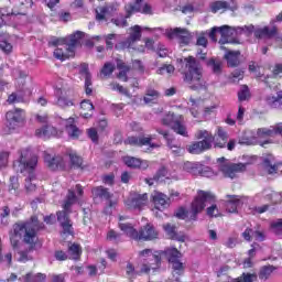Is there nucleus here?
<instances>
[{
  "instance_id": "nucleus-10",
  "label": "nucleus",
  "mask_w": 282,
  "mask_h": 282,
  "mask_svg": "<svg viewBox=\"0 0 282 282\" xmlns=\"http://www.w3.org/2000/svg\"><path fill=\"white\" fill-rule=\"evenodd\" d=\"M162 124L171 127L175 133H178V135H184V138L188 137V131H186V126H184V117L181 115L169 112L162 119Z\"/></svg>"
},
{
  "instance_id": "nucleus-37",
  "label": "nucleus",
  "mask_w": 282,
  "mask_h": 282,
  "mask_svg": "<svg viewBox=\"0 0 282 282\" xmlns=\"http://www.w3.org/2000/svg\"><path fill=\"white\" fill-rule=\"evenodd\" d=\"M82 107V116L83 118H91V113H94V104L89 100H84L80 104Z\"/></svg>"
},
{
  "instance_id": "nucleus-62",
  "label": "nucleus",
  "mask_w": 282,
  "mask_h": 282,
  "mask_svg": "<svg viewBox=\"0 0 282 282\" xmlns=\"http://www.w3.org/2000/svg\"><path fill=\"white\" fill-rule=\"evenodd\" d=\"M207 215L209 217H219V209H217V205H212L207 208Z\"/></svg>"
},
{
  "instance_id": "nucleus-46",
  "label": "nucleus",
  "mask_w": 282,
  "mask_h": 282,
  "mask_svg": "<svg viewBox=\"0 0 282 282\" xmlns=\"http://www.w3.org/2000/svg\"><path fill=\"white\" fill-rule=\"evenodd\" d=\"M9 193H11V195H17L19 193V177H10Z\"/></svg>"
},
{
  "instance_id": "nucleus-4",
  "label": "nucleus",
  "mask_w": 282,
  "mask_h": 282,
  "mask_svg": "<svg viewBox=\"0 0 282 282\" xmlns=\"http://www.w3.org/2000/svg\"><path fill=\"white\" fill-rule=\"evenodd\" d=\"M21 173L23 171H29V176L25 178V191L26 193H34L36 191V176L34 175V169H36V164H39V156L32 154L30 150H23L20 155L19 161Z\"/></svg>"
},
{
  "instance_id": "nucleus-56",
  "label": "nucleus",
  "mask_w": 282,
  "mask_h": 282,
  "mask_svg": "<svg viewBox=\"0 0 282 282\" xmlns=\"http://www.w3.org/2000/svg\"><path fill=\"white\" fill-rule=\"evenodd\" d=\"M0 50H2V52H4V54H10V52H12V44H10L6 40H1L0 41Z\"/></svg>"
},
{
  "instance_id": "nucleus-50",
  "label": "nucleus",
  "mask_w": 282,
  "mask_h": 282,
  "mask_svg": "<svg viewBox=\"0 0 282 282\" xmlns=\"http://www.w3.org/2000/svg\"><path fill=\"white\" fill-rule=\"evenodd\" d=\"M69 160L72 163V166H75V169H80L83 166V159L78 156L76 153H70Z\"/></svg>"
},
{
  "instance_id": "nucleus-22",
  "label": "nucleus",
  "mask_w": 282,
  "mask_h": 282,
  "mask_svg": "<svg viewBox=\"0 0 282 282\" xmlns=\"http://www.w3.org/2000/svg\"><path fill=\"white\" fill-rule=\"evenodd\" d=\"M137 240L151 241L153 239H158V231L151 224H147L141 230L138 232V237L134 238Z\"/></svg>"
},
{
  "instance_id": "nucleus-43",
  "label": "nucleus",
  "mask_w": 282,
  "mask_h": 282,
  "mask_svg": "<svg viewBox=\"0 0 282 282\" xmlns=\"http://www.w3.org/2000/svg\"><path fill=\"white\" fill-rule=\"evenodd\" d=\"M165 254L169 261H176L181 259L182 252H180L176 248H169L165 250Z\"/></svg>"
},
{
  "instance_id": "nucleus-51",
  "label": "nucleus",
  "mask_w": 282,
  "mask_h": 282,
  "mask_svg": "<svg viewBox=\"0 0 282 282\" xmlns=\"http://www.w3.org/2000/svg\"><path fill=\"white\" fill-rule=\"evenodd\" d=\"M110 89H112V91H119V94H123V96H128V98L131 96L129 94V90H127V88L122 87L118 83H111L110 84Z\"/></svg>"
},
{
  "instance_id": "nucleus-15",
  "label": "nucleus",
  "mask_w": 282,
  "mask_h": 282,
  "mask_svg": "<svg viewBox=\"0 0 282 282\" xmlns=\"http://www.w3.org/2000/svg\"><path fill=\"white\" fill-rule=\"evenodd\" d=\"M151 137H129L124 144H130L131 147H150V149H160L161 143H154Z\"/></svg>"
},
{
  "instance_id": "nucleus-14",
  "label": "nucleus",
  "mask_w": 282,
  "mask_h": 282,
  "mask_svg": "<svg viewBox=\"0 0 282 282\" xmlns=\"http://www.w3.org/2000/svg\"><path fill=\"white\" fill-rule=\"evenodd\" d=\"M141 257H148L147 262H144L141 267V272L149 273L151 270H158L160 268L161 258L158 254H154L151 249H145L140 252Z\"/></svg>"
},
{
  "instance_id": "nucleus-5",
  "label": "nucleus",
  "mask_w": 282,
  "mask_h": 282,
  "mask_svg": "<svg viewBox=\"0 0 282 282\" xmlns=\"http://www.w3.org/2000/svg\"><path fill=\"white\" fill-rule=\"evenodd\" d=\"M76 204V194L73 191L68 192L67 198L63 205L64 210L57 213V220L59 221L63 232L62 235H74V227L72 224V219H69V208L72 205Z\"/></svg>"
},
{
  "instance_id": "nucleus-39",
  "label": "nucleus",
  "mask_w": 282,
  "mask_h": 282,
  "mask_svg": "<svg viewBox=\"0 0 282 282\" xmlns=\"http://www.w3.org/2000/svg\"><path fill=\"white\" fill-rule=\"evenodd\" d=\"M93 195L94 197H100V199H111V193L102 186L93 188Z\"/></svg>"
},
{
  "instance_id": "nucleus-29",
  "label": "nucleus",
  "mask_w": 282,
  "mask_h": 282,
  "mask_svg": "<svg viewBox=\"0 0 282 282\" xmlns=\"http://www.w3.org/2000/svg\"><path fill=\"white\" fill-rule=\"evenodd\" d=\"M166 235L170 237V239H174L176 241H181L182 243H184L186 241V236L185 235H178L175 231V225H171V224H166L163 226Z\"/></svg>"
},
{
  "instance_id": "nucleus-44",
  "label": "nucleus",
  "mask_w": 282,
  "mask_h": 282,
  "mask_svg": "<svg viewBox=\"0 0 282 282\" xmlns=\"http://www.w3.org/2000/svg\"><path fill=\"white\" fill-rule=\"evenodd\" d=\"M267 102H268V105H270V107H273L274 109L276 107H281V105H282V93H278L276 97H274V96L268 97Z\"/></svg>"
},
{
  "instance_id": "nucleus-27",
  "label": "nucleus",
  "mask_w": 282,
  "mask_h": 282,
  "mask_svg": "<svg viewBox=\"0 0 282 282\" xmlns=\"http://www.w3.org/2000/svg\"><path fill=\"white\" fill-rule=\"evenodd\" d=\"M79 72L85 78V93L87 96H91V74L89 73V65L82 64Z\"/></svg>"
},
{
  "instance_id": "nucleus-35",
  "label": "nucleus",
  "mask_w": 282,
  "mask_h": 282,
  "mask_svg": "<svg viewBox=\"0 0 282 282\" xmlns=\"http://www.w3.org/2000/svg\"><path fill=\"white\" fill-rule=\"evenodd\" d=\"M83 36H85V33L77 31L66 39V43L68 44V46H70V48H73V52L74 47L78 45V43H80V41L83 40Z\"/></svg>"
},
{
  "instance_id": "nucleus-6",
  "label": "nucleus",
  "mask_w": 282,
  "mask_h": 282,
  "mask_svg": "<svg viewBox=\"0 0 282 282\" xmlns=\"http://www.w3.org/2000/svg\"><path fill=\"white\" fill-rule=\"evenodd\" d=\"M196 141L189 145H187L188 153L193 155H199V153H204V151H208V149L213 148V142H215V137L213 133L208 132L207 130H198L195 133Z\"/></svg>"
},
{
  "instance_id": "nucleus-49",
  "label": "nucleus",
  "mask_w": 282,
  "mask_h": 282,
  "mask_svg": "<svg viewBox=\"0 0 282 282\" xmlns=\"http://www.w3.org/2000/svg\"><path fill=\"white\" fill-rule=\"evenodd\" d=\"M116 70V65L107 62L104 67L101 68V74L107 77V76H111L113 74V72Z\"/></svg>"
},
{
  "instance_id": "nucleus-12",
  "label": "nucleus",
  "mask_w": 282,
  "mask_h": 282,
  "mask_svg": "<svg viewBox=\"0 0 282 282\" xmlns=\"http://www.w3.org/2000/svg\"><path fill=\"white\" fill-rule=\"evenodd\" d=\"M48 43L50 45L56 47L54 51V56L58 61H66V58H72V56H74V51L72 46L63 41V39H54Z\"/></svg>"
},
{
  "instance_id": "nucleus-33",
  "label": "nucleus",
  "mask_w": 282,
  "mask_h": 282,
  "mask_svg": "<svg viewBox=\"0 0 282 282\" xmlns=\"http://www.w3.org/2000/svg\"><path fill=\"white\" fill-rule=\"evenodd\" d=\"M117 69H119V74L117 75V78H119V80H123V83H127V80H129V78L127 77V74L131 72V67H129L124 62L118 61Z\"/></svg>"
},
{
  "instance_id": "nucleus-59",
  "label": "nucleus",
  "mask_w": 282,
  "mask_h": 282,
  "mask_svg": "<svg viewBox=\"0 0 282 282\" xmlns=\"http://www.w3.org/2000/svg\"><path fill=\"white\" fill-rule=\"evenodd\" d=\"M8 158H10V154L8 152L0 153V169H4V166H8Z\"/></svg>"
},
{
  "instance_id": "nucleus-40",
  "label": "nucleus",
  "mask_w": 282,
  "mask_h": 282,
  "mask_svg": "<svg viewBox=\"0 0 282 282\" xmlns=\"http://www.w3.org/2000/svg\"><path fill=\"white\" fill-rule=\"evenodd\" d=\"M202 164L199 163H193V162H185L183 165L184 171H187V173H191L192 175H199V169Z\"/></svg>"
},
{
  "instance_id": "nucleus-54",
  "label": "nucleus",
  "mask_w": 282,
  "mask_h": 282,
  "mask_svg": "<svg viewBox=\"0 0 282 282\" xmlns=\"http://www.w3.org/2000/svg\"><path fill=\"white\" fill-rule=\"evenodd\" d=\"M175 72V66L173 65H164L156 70V74L164 75V74H173Z\"/></svg>"
},
{
  "instance_id": "nucleus-55",
  "label": "nucleus",
  "mask_w": 282,
  "mask_h": 282,
  "mask_svg": "<svg viewBox=\"0 0 282 282\" xmlns=\"http://www.w3.org/2000/svg\"><path fill=\"white\" fill-rule=\"evenodd\" d=\"M239 100H248L250 98V91L248 90V86H242L241 90L238 93Z\"/></svg>"
},
{
  "instance_id": "nucleus-28",
  "label": "nucleus",
  "mask_w": 282,
  "mask_h": 282,
  "mask_svg": "<svg viewBox=\"0 0 282 282\" xmlns=\"http://www.w3.org/2000/svg\"><path fill=\"white\" fill-rule=\"evenodd\" d=\"M13 6L12 14H25V10L32 8V0H13Z\"/></svg>"
},
{
  "instance_id": "nucleus-48",
  "label": "nucleus",
  "mask_w": 282,
  "mask_h": 282,
  "mask_svg": "<svg viewBox=\"0 0 282 282\" xmlns=\"http://www.w3.org/2000/svg\"><path fill=\"white\" fill-rule=\"evenodd\" d=\"M1 238H0V263H7V265H12V252H7L4 256L1 253Z\"/></svg>"
},
{
  "instance_id": "nucleus-45",
  "label": "nucleus",
  "mask_w": 282,
  "mask_h": 282,
  "mask_svg": "<svg viewBox=\"0 0 282 282\" xmlns=\"http://www.w3.org/2000/svg\"><path fill=\"white\" fill-rule=\"evenodd\" d=\"M225 10H228V2L226 1H216L212 4V12H225Z\"/></svg>"
},
{
  "instance_id": "nucleus-1",
  "label": "nucleus",
  "mask_w": 282,
  "mask_h": 282,
  "mask_svg": "<svg viewBox=\"0 0 282 282\" xmlns=\"http://www.w3.org/2000/svg\"><path fill=\"white\" fill-rule=\"evenodd\" d=\"M39 218L32 217L30 221L26 223H19L13 226V232L15 237H22L23 243L28 246L26 250L19 251L18 261L21 263H26V261H32V256L30 252L34 251L36 248V243H39Z\"/></svg>"
},
{
  "instance_id": "nucleus-18",
  "label": "nucleus",
  "mask_w": 282,
  "mask_h": 282,
  "mask_svg": "<svg viewBox=\"0 0 282 282\" xmlns=\"http://www.w3.org/2000/svg\"><path fill=\"white\" fill-rule=\"evenodd\" d=\"M151 202H153L156 210H164L171 206V198L162 192H153L151 194Z\"/></svg>"
},
{
  "instance_id": "nucleus-7",
  "label": "nucleus",
  "mask_w": 282,
  "mask_h": 282,
  "mask_svg": "<svg viewBox=\"0 0 282 282\" xmlns=\"http://www.w3.org/2000/svg\"><path fill=\"white\" fill-rule=\"evenodd\" d=\"M252 30H254V25H249L245 28H231L228 25H224L219 28V34L221 35V39L219 40L220 45H226V43H235L232 41V36H237L239 34H252Z\"/></svg>"
},
{
  "instance_id": "nucleus-42",
  "label": "nucleus",
  "mask_w": 282,
  "mask_h": 282,
  "mask_svg": "<svg viewBox=\"0 0 282 282\" xmlns=\"http://www.w3.org/2000/svg\"><path fill=\"white\" fill-rule=\"evenodd\" d=\"M274 272V267L268 265V267H262L260 272H259V279L262 281H268L270 279V275Z\"/></svg>"
},
{
  "instance_id": "nucleus-36",
  "label": "nucleus",
  "mask_w": 282,
  "mask_h": 282,
  "mask_svg": "<svg viewBox=\"0 0 282 282\" xmlns=\"http://www.w3.org/2000/svg\"><path fill=\"white\" fill-rule=\"evenodd\" d=\"M66 131L70 138H78L80 135V129L74 124V118L66 120Z\"/></svg>"
},
{
  "instance_id": "nucleus-11",
  "label": "nucleus",
  "mask_w": 282,
  "mask_h": 282,
  "mask_svg": "<svg viewBox=\"0 0 282 282\" xmlns=\"http://www.w3.org/2000/svg\"><path fill=\"white\" fill-rule=\"evenodd\" d=\"M143 30H149L150 32L153 31L149 28H142L140 25L131 26L129 29V37L127 39V41L118 43L116 45V50H135V47H133V45H135V43H138V41H140V39H142Z\"/></svg>"
},
{
  "instance_id": "nucleus-8",
  "label": "nucleus",
  "mask_w": 282,
  "mask_h": 282,
  "mask_svg": "<svg viewBox=\"0 0 282 282\" xmlns=\"http://www.w3.org/2000/svg\"><path fill=\"white\" fill-rule=\"evenodd\" d=\"M218 170L223 173L224 177H229L230 180H235L237 177V173H243L248 163H229L226 162V158H219Z\"/></svg>"
},
{
  "instance_id": "nucleus-57",
  "label": "nucleus",
  "mask_w": 282,
  "mask_h": 282,
  "mask_svg": "<svg viewBox=\"0 0 282 282\" xmlns=\"http://www.w3.org/2000/svg\"><path fill=\"white\" fill-rule=\"evenodd\" d=\"M253 238L256 241H265V231L257 229L253 231Z\"/></svg>"
},
{
  "instance_id": "nucleus-20",
  "label": "nucleus",
  "mask_w": 282,
  "mask_h": 282,
  "mask_svg": "<svg viewBox=\"0 0 282 282\" xmlns=\"http://www.w3.org/2000/svg\"><path fill=\"white\" fill-rule=\"evenodd\" d=\"M148 202H149L148 194H134L127 199L126 204L128 208L135 209V208H142V206H147Z\"/></svg>"
},
{
  "instance_id": "nucleus-47",
  "label": "nucleus",
  "mask_w": 282,
  "mask_h": 282,
  "mask_svg": "<svg viewBox=\"0 0 282 282\" xmlns=\"http://www.w3.org/2000/svg\"><path fill=\"white\" fill-rule=\"evenodd\" d=\"M198 175H202V177H215L217 176V172L213 171V169L208 166H204L200 164Z\"/></svg>"
},
{
  "instance_id": "nucleus-30",
  "label": "nucleus",
  "mask_w": 282,
  "mask_h": 282,
  "mask_svg": "<svg viewBox=\"0 0 282 282\" xmlns=\"http://www.w3.org/2000/svg\"><path fill=\"white\" fill-rule=\"evenodd\" d=\"M160 100V91L149 88L145 90V95L143 97V102L145 105H155Z\"/></svg>"
},
{
  "instance_id": "nucleus-61",
  "label": "nucleus",
  "mask_w": 282,
  "mask_h": 282,
  "mask_svg": "<svg viewBox=\"0 0 282 282\" xmlns=\"http://www.w3.org/2000/svg\"><path fill=\"white\" fill-rule=\"evenodd\" d=\"M36 122H40V124H45L47 120H50V117L47 113H36L35 115Z\"/></svg>"
},
{
  "instance_id": "nucleus-38",
  "label": "nucleus",
  "mask_w": 282,
  "mask_h": 282,
  "mask_svg": "<svg viewBox=\"0 0 282 282\" xmlns=\"http://www.w3.org/2000/svg\"><path fill=\"white\" fill-rule=\"evenodd\" d=\"M69 259L74 261H78L80 259V254H83V250L80 249V245L73 243L68 247Z\"/></svg>"
},
{
  "instance_id": "nucleus-32",
  "label": "nucleus",
  "mask_w": 282,
  "mask_h": 282,
  "mask_svg": "<svg viewBox=\"0 0 282 282\" xmlns=\"http://www.w3.org/2000/svg\"><path fill=\"white\" fill-rule=\"evenodd\" d=\"M241 206L239 196L227 195L226 210L227 213H237V208Z\"/></svg>"
},
{
  "instance_id": "nucleus-21",
  "label": "nucleus",
  "mask_w": 282,
  "mask_h": 282,
  "mask_svg": "<svg viewBox=\"0 0 282 282\" xmlns=\"http://www.w3.org/2000/svg\"><path fill=\"white\" fill-rule=\"evenodd\" d=\"M44 161L51 171H56V169H65V161L63 160V156L45 153Z\"/></svg>"
},
{
  "instance_id": "nucleus-63",
  "label": "nucleus",
  "mask_w": 282,
  "mask_h": 282,
  "mask_svg": "<svg viewBox=\"0 0 282 282\" xmlns=\"http://www.w3.org/2000/svg\"><path fill=\"white\" fill-rule=\"evenodd\" d=\"M87 133L93 142H98V131L95 128L88 129Z\"/></svg>"
},
{
  "instance_id": "nucleus-16",
  "label": "nucleus",
  "mask_w": 282,
  "mask_h": 282,
  "mask_svg": "<svg viewBox=\"0 0 282 282\" xmlns=\"http://www.w3.org/2000/svg\"><path fill=\"white\" fill-rule=\"evenodd\" d=\"M167 36L169 39H178L180 45H188V43H191V39H193L191 32L182 28L171 29L167 31Z\"/></svg>"
},
{
  "instance_id": "nucleus-3",
  "label": "nucleus",
  "mask_w": 282,
  "mask_h": 282,
  "mask_svg": "<svg viewBox=\"0 0 282 282\" xmlns=\"http://www.w3.org/2000/svg\"><path fill=\"white\" fill-rule=\"evenodd\" d=\"M213 202H215V196H213V194L199 191L192 202L191 210L187 212L184 208H180L176 213V217L178 219H189L191 221H195L197 219V215H199L208 204H213Z\"/></svg>"
},
{
  "instance_id": "nucleus-24",
  "label": "nucleus",
  "mask_w": 282,
  "mask_h": 282,
  "mask_svg": "<svg viewBox=\"0 0 282 282\" xmlns=\"http://www.w3.org/2000/svg\"><path fill=\"white\" fill-rule=\"evenodd\" d=\"M123 162L126 166H129V169H140L141 171H147V169H149V161L147 160H140L133 156H124Z\"/></svg>"
},
{
  "instance_id": "nucleus-9",
  "label": "nucleus",
  "mask_w": 282,
  "mask_h": 282,
  "mask_svg": "<svg viewBox=\"0 0 282 282\" xmlns=\"http://www.w3.org/2000/svg\"><path fill=\"white\" fill-rule=\"evenodd\" d=\"M276 135V130L274 129V126H271L269 128H259L257 132H246L243 137L240 138L239 144H257V140L263 139V138H274Z\"/></svg>"
},
{
  "instance_id": "nucleus-2",
  "label": "nucleus",
  "mask_w": 282,
  "mask_h": 282,
  "mask_svg": "<svg viewBox=\"0 0 282 282\" xmlns=\"http://www.w3.org/2000/svg\"><path fill=\"white\" fill-rule=\"evenodd\" d=\"M183 75V80L194 91H199L203 89L207 91L208 96H213V90L208 89V84L204 79V68L202 64L193 56L185 57L183 59V68L181 70Z\"/></svg>"
},
{
  "instance_id": "nucleus-34",
  "label": "nucleus",
  "mask_w": 282,
  "mask_h": 282,
  "mask_svg": "<svg viewBox=\"0 0 282 282\" xmlns=\"http://www.w3.org/2000/svg\"><path fill=\"white\" fill-rule=\"evenodd\" d=\"M217 137L219 139H216V140H215V137H214V147L218 148V149H225L226 142H228V133H226L224 129L218 128Z\"/></svg>"
},
{
  "instance_id": "nucleus-19",
  "label": "nucleus",
  "mask_w": 282,
  "mask_h": 282,
  "mask_svg": "<svg viewBox=\"0 0 282 282\" xmlns=\"http://www.w3.org/2000/svg\"><path fill=\"white\" fill-rule=\"evenodd\" d=\"M35 135L36 138L47 140L50 138H61V135H63V131L56 130L53 126H44L35 130Z\"/></svg>"
},
{
  "instance_id": "nucleus-31",
  "label": "nucleus",
  "mask_w": 282,
  "mask_h": 282,
  "mask_svg": "<svg viewBox=\"0 0 282 282\" xmlns=\"http://www.w3.org/2000/svg\"><path fill=\"white\" fill-rule=\"evenodd\" d=\"M239 56H241V52L239 51H228L227 54H225V58L227 59L228 67H237L241 61L239 59Z\"/></svg>"
},
{
  "instance_id": "nucleus-58",
  "label": "nucleus",
  "mask_w": 282,
  "mask_h": 282,
  "mask_svg": "<svg viewBox=\"0 0 282 282\" xmlns=\"http://www.w3.org/2000/svg\"><path fill=\"white\" fill-rule=\"evenodd\" d=\"M13 76H14V78H17L18 80H21V83H23L24 78H28V73H25L21 69H14Z\"/></svg>"
},
{
  "instance_id": "nucleus-53",
  "label": "nucleus",
  "mask_w": 282,
  "mask_h": 282,
  "mask_svg": "<svg viewBox=\"0 0 282 282\" xmlns=\"http://www.w3.org/2000/svg\"><path fill=\"white\" fill-rule=\"evenodd\" d=\"M209 67H212L214 74H219V72H221V62L219 61H215V59H210L208 62Z\"/></svg>"
},
{
  "instance_id": "nucleus-52",
  "label": "nucleus",
  "mask_w": 282,
  "mask_h": 282,
  "mask_svg": "<svg viewBox=\"0 0 282 282\" xmlns=\"http://www.w3.org/2000/svg\"><path fill=\"white\" fill-rule=\"evenodd\" d=\"M57 107L65 109V107H72L74 102L67 97L59 96L56 102Z\"/></svg>"
},
{
  "instance_id": "nucleus-23",
  "label": "nucleus",
  "mask_w": 282,
  "mask_h": 282,
  "mask_svg": "<svg viewBox=\"0 0 282 282\" xmlns=\"http://www.w3.org/2000/svg\"><path fill=\"white\" fill-rule=\"evenodd\" d=\"M254 33L256 39H273V36H276V28L275 26H257L251 31Z\"/></svg>"
},
{
  "instance_id": "nucleus-17",
  "label": "nucleus",
  "mask_w": 282,
  "mask_h": 282,
  "mask_svg": "<svg viewBox=\"0 0 282 282\" xmlns=\"http://www.w3.org/2000/svg\"><path fill=\"white\" fill-rule=\"evenodd\" d=\"M126 19H129L131 14H135V12H141L142 14H153V10L151 6L144 4L142 6V0H134V4H127L126 6Z\"/></svg>"
},
{
  "instance_id": "nucleus-26",
  "label": "nucleus",
  "mask_w": 282,
  "mask_h": 282,
  "mask_svg": "<svg viewBox=\"0 0 282 282\" xmlns=\"http://www.w3.org/2000/svg\"><path fill=\"white\" fill-rule=\"evenodd\" d=\"M262 166L269 175H276V173L281 171L282 162H276L272 158H267L264 159Z\"/></svg>"
},
{
  "instance_id": "nucleus-25",
  "label": "nucleus",
  "mask_w": 282,
  "mask_h": 282,
  "mask_svg": "<svg viewBox=\"0 0 282 282\" xmlns=\"http://www.w3.org/2000/svg\"><path fill=\"white\" fill-rule=\"evenodd\" d=\"M119 228L124 235H127L131 239L138 238V230H135V228H133L131 224L127 223V217H119Z\"/></svg>"
},
{
  "instance_id": "nucleus-64",
  "label": "nucleus",
  "mask_w": 282,
  "mask_h": 282,
  "mask_svg": "<svg viewBox=\"0 0 282 282\" xmlns=\"http://www.w3.org/2000/svg\"><path fill=\"white\" fill-rule=\"evenodd\" d=\"M271 228H272L273 232H281V230H282V219L272 223Z\"/></svg>"
},
{
  "instance_id": "nucleus-13",
  "label": "nucleus",
  "mask_w": 282,
  "mask_h": 282,
  "mask_svg": "<svg viewBox=\"0 0 282 282\" xmlns=\"http://www.w3.org/2000/svg\"><path fill=\"white\" fill-rule=\"evenodd\" d=\"M7 127L9 131H15L19 127H23L25 123V113H23V109H13L7 112Z\"/></svg>"
},
{
  "instance_id": "nucleus-41",
  "label": "nucleus",
  "mask_w": 282,
  "mask_h": 282,
  "mask_svg": "<svg viewBox=\"0 0 282 282\" xmlns=\"http://www.w3.org/2000/svg\"><path fill=\"white\" fill-rule=\"evenodd\" d=\"M46 275L43 273H37V274H33V273H28L24 276V282H45Z\"/></svg>"
},
{
  "instance_id": "nucleus-60",
  "label": "nucleus",
  "mask_w": 282,
  "mask_h": 282,
  "mask_svg": "<svg viewBox=\"0 0 282 282\" xmlns=\"http://www.w3.org/2000/svg\"><path fill=\"white\" fill-rule=\"evenodd\" d=\"M96 19L97 21H104L105 19V14H107V8L105 7H99L97 10H96Z\"/></svg>"
}]
</instances>
